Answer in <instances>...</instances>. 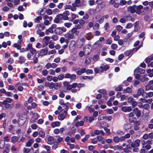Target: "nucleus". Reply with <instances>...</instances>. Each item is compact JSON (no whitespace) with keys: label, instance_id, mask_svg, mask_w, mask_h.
Returning <instances> with one entry per match:
<instances>
[{"label":"nucleus","instance_id":"0eeeda50","mask_svg":"<svg viewBox=\"0 0 153 153\" xmlns=\"http://www.w3.org/2000/svg\"><path fill=\"white\" fill-rule=\"evenodd\" d=\"M144 92V90L142 88H140L138 89L136 94L133 95V97L136 98H138L139 96L143 95Z\"/></svg>","mask_w":153,"mask_h":153},{"label":"nucleus","instance_id":"a211bd4d","mask_svg":"<svg viewBox=\"0 0 153 153\" xmlns=\"http://www.w3.org/2000/svg\"><path fill=\"white\" fill-rule=\"evenodd\" d=\"M65 38L70 39H73L74 37V35L71 33H67L64 35Z\"/></svg>","mask_w":153,"mask_h":153},{"label":"nucleus","instance_id":"6e6d98bb","mask_svg":"<svg viewBox=\"0 0 153 153\" xmlns=\"http://www.w3.org/2000/svg\"><path fill=\"white\" fill-rule=\"evenodd\" d=\"M100 25L98 23H96L93 27V29L94 30H97L99 29Z\"/></svg>","mask_w":153,"mask_h":153},{"label":"nucleus","instance_id":"c85d7f7f","mask_svg":"<svg viewBox=\"0 0 153 153\" xmlns=\"http://www.w3.org/2000/svg\"><path fill=\"white\" fill-rule=\"evenodd\" d=\"M102 43L99 40H97L93 45L92 46L93 48H96L98 46L101 45Z\"/></svg>","mask_w":153,"mask_h":153},{"label":"nucleus","instance_id":"ea45409f","mask_svg":"<svg viewBox=\"0 0 153 153\" xmlns=\"http://www.w3.org/2000/svg\"><path fill=\"white\" fill-rule=\"evenodd\" d=\"M113 141L116 143H118L120 142L119 137L117 136H115L113 137Z\"/></svg>","mask_w":153,"mask_h":153},{"label":"nucleus","instance_id":"680f3d73","mask_svg":"<svg viewBox=\"0 0 153 153\" xmlns=\"http://www.w3.org/2000/svg\"><path fill=\"white\" fill-rule=\"evenodd\" d=\"M2 104L4 105L5 107L7 108H10V104L6 102H5L4 101H3Z\"/></svg>","mask_w":153,"mask_h":153},{"label":"nucleus","instance_id":"aec40b11","mask_svg":"<svg viewBox=\"0 0 153 153\" xmlns=\"http://www.w3.org/2000/svg\"><path fill=\"white\" fill-rule=\"evenodd\" d=\"M48 143L50 145H51L54 142V138L52 136H49L48 138Z\"/></svg>","mask_w":153,"mask_h":153},{"label":"nucleus","instance_id":"69168bd1","mask_svg":"<svg viewBox=\"0 0 153 153\" xmlns=\"http://www.w3.org/2000/svg\"><path fill=\"white\" fill-rule=\"evenodd\" d=\"M39 135L41 137L43 138L45 135V133L42 131H40L39 132Z\"/></svg>","mask_w":153,"mask_h":153},{"label":"nucleus","instance_id":"bb28decb","mask_svg":"<svg viewBox=\"0 0 153 153\" xmlns=\"http://www.w3.org/2000/svg\"><path fill=\"white\" fill-rule=\"evenodd\" d=\"M113 149L114 150H118L119 151L122 150L123 149V148L121 146H120L118 145H116L114 146L113 147Z\"/></svg>","mask_w":153,"mask_h":153},{"label":"nucleus","instance_id":"79ce46f5","mask_svg":"<svg viewBox=\"0 0 153 153\" xmlns=\"http://www.w3.org/2000/svg\"><path fill=\"white\" fill-rule=\"evenodd\" d=\"M64 26L68 28H70L72 25V24L71 22H67L64 23Z\"/></svg>","mask_w":153,"mask_h":153},{"label":"nucleus","instance_id":"a878e982","mask_svg":"<svg viewBox=\"0 0 153 153\" xmlns=\"http://www.w3.org/2000/svg\"><path fill=\"white\" fill-rule=\"evenodd\" d=\"M131 89L130 87H128L126 89H123V93H130L131 92Z\"/></svg>","mask_w":153,"mask_h":153},{"label":"nucleus","instance_id":"a18cd8bd","mask_svg":"<svg viewBox=\"0 0 153 153\" xmlns=\"http://www.w3.org/2000/svg\"><path fill=\"white\" fill-rule=\"evenodd\" d=\"M48 47L51 49H53L54 47V43L50 41L49 43Z\"/></svg>","mask_w":153,"mask_h":153},{"label":"nucleus","instance_id":"393cba45","mask_svg":"<svg viewBox=\"0 0 153 153\" xmlns=\"http://www.w3.org/2000/svg\"><path fill=\"white\" fill-rule=\"evenodd\" d=\"M97 140L100 142L102 144L105 143V141L103 139V137L101 136H98L97 137Z\"/></svg>","mask_w":153,"mask_h":153},{"label":"nucleus","instance_id":"cd10ccee","mask_svg":"<svg viewBox=\"0 0 153 153\" xmlns=\"http://www.w3.org/2000/svg\"><path fill=\"white\" fill-rule=\"evenodd\" d=\"M60 123L58 121H56L53 122L51 124V126L53 128H54L56 126H60Z\"/></svg>","mask_w":153,"mask_h":153},{"label":"nucleus","instance_id":"f704fd0d","mask_svg":"<svg viewBox=\"0 0 153 153\" xmlns=\"http://www.w3.org/2000/svg\"><path fill=\"white\" fill-rule=\"evenodd\" d=\"M36 27L38 29L41 28L42 30H43L45 27V25L42 23L37 25Z\"/></svg>","mask_w":153,"mask_h":153},{"label":"nucleus","instance_id":"5fc2aeb1","mask_svg":"<svg viewBox=\"0 0 153 153\" xmlns=\"http://www.w3.org/2000/svg\"><path fill=\"white\" fill-rule=\"evenodd\" d=\"M134 98L132 96H130L127 99V102L129 103H131L133 101Z\"/></svg>","mask_w":153,"mask_h":153},{"label":"nucleus","instance_id":"6ab92c4d","mask_svg":"<svg viewBox=\"0 0 153 153\" xmlns=\"http://www.w3.org/2000/svg\"><path fill=\"white\" fill-rule=\"evenodd\" d=\"M34 142V140L33 139H30L28 140V141L26 143V146L30 147L31 146L32 144Z\"/></svg>","mask_w":153,"mask_h":153},{"label":"nucleus","instance_id":"49530a36","mask_svg":"<svg viewBox=\"0 0 153 153\" xmlns=\"http://www.w3.org/2000/svg\"><path fill=\"white\" fill-rule=\"evenodd\" d=\"M42 17L41 16L37 17L34 19V22L36 23H39L40 21L42 20Z\"/></svg>","mask_w":153,"mask_h":153},{"label":"nucleus","instance_id":"774afa93","mask_svg":"<svg viewBox=\"0 0 153 153\" xmlns=\"http://www.w3.org/2000/svg\"><path fill=\"white\" fill-rule=\"evenodd\" d=\"M56 53V51L55 49H53L51 51H49L48 52V54L50 55L51 54H54Z\"/></svg>","mask_w":153,"mask_h":153},{"label":"nucleus","instance_id":"8fccbe9b","mask_svg":"<svg viewBox=\"0 0 153 153\" xmlns=\"http://www.w3.org/2000/svg\"><path fill=\"white\" fill-rule=\"evenodd\" d=\"M80 40L81 42V47H82L85 43V42L86 41V40L85 38L84 37H82L80 39Z\"/></svg>","mask_w":153,"mask_h":153},{"label":"nucleus","instance_id":"c9c22d12","mask_svg":"<svg viewBox=\"0 0 153 153\" xmlns=\"http://www.w3.org/2000/svg\"><path fill=\"white\" fill-rule=\"evenodd\" d=\"M104 130L105 131L107 135H109L111 134V133L109 129L107 127H104Z\"/></svg>","mask_w":153,"mask_h":153},{"label":"nucleus","instance_id":"423d86ee","mask_svg":"<svg viewBox=\"0 0 153 153\" xmlns=\"http://www.w3.org/2000/svg\"><path fill=\"white\" fill-rule=\"evenodd\" d=\"M27 118L26 116H20L18 120V123L19 126H22L26 121Z\"/></svg>","mask_w":153,"mask_h":153},{"label":"nucleus","instance_id":"9b49d317","mask_svg":"<svg viewBox=\"0 0 153 153\" xmlns=\"http://www.w3.org/2000/svg\"><path fill=\"white\" fill-rule=\"evenodd\" d=\"M134 114L136 115V116L137 117H140L141 115V111L139 110L137 108H135L133 110Z\"/></svg>","mask_w":153,"mask_h":153},{"label":"nucleus","instance_id":"1a4fd4ad","mask_svg":"<svg viewBox=\"0 0 153 153\" xmlns=\"http://www.w3.org/2000/svg\"><path fill=\"white\" fill-rule=\"evenodd\" d=\"M33 115V117L30 120V122L32 123L35 122L38 118L39 117V115L36 113H32Z\"/></svg>","mask_w":153,"mask_h":153},{"label":"nucleus","instance_id":"338daca9","mask_svg":"<svg viewBox=\"0 0 153 153\" xmlns=\"http://www.w3.org/2000/svg\"><path fill=\"white\" fill-rule=\"evenodd\" d=\"M89 18V16L87 13H85L83 17V20H87Z\"/></svg>","mask_w":153,"mask_h":153},{"label":"nucleus","instance_id":"09e8293b","mask_svg":"<svg viewBox=\"0 0 153 153\" xmlns=\"http://www.w3.org/2000/svg\"><path fill=\"white\" fill-rule=\"evenodd\" d=\"M13 100L9 97H7L6 98L5 100H4L3 101H4L5 102H6L7 103H10Z\"/></svg>","mask_w":153,"mask_h":153},{"label":"nucleus","instance_id":"c756f323","mask_svg":"<svg viewBox=\"0 0 153 153\" xmlns=\"http://www.w3.org/2000/svg\"><path fill=\"white\" fill-rule=\"evenodd\" d=\"M46 35H48L50 33H53V29L51 27L49 28L48 29H46L45 31Z\"/></svg>","mask_w":153,"mask_h":153},{"label":"nucleus","instance_id":"13d9d810","mask_svg":"<svg viewBox=\"0 0 153 153\" xmlns=\"http://www.w3.org/2000/svg\"><path fill=\"white\" fill-rule=\"evenodd\" d=\"M100 59L98 55H95L93 57V60L96 62Z\"/></svg>","mask_w":153,"mask_h":153},{"label":"nucleus","instance_id":"4468645a","mask_svg":"<svg viewBox=\"0 0 153 153\" xmlns=\"http://www.w3.org/2000/svg\"><path fill=\"white\" fill-rule=\"evenodd\" d=\"M143 6L142 5H139L137 6L135 5V13L137 14H140V10L143 9Z\"/></svg>","mask_w":153,"mask_h":153},{"label":"nucleus","instance_id":"de8ad7c7","mask_svg":"<svg viewBox=\"0 0 153 153\" xmlns=\"http://www.w3.org/2000/svg\"><path fill=\"white\" fill-rule=\"evenodd\" d=\"M85 21L82 19H81L79 20V23L81 26H82L84 25L85 24Z\"/></svg>","mask_w":153,"mask_h":153},{"label":"nucleus","instance_id":"e2e57ef3","mask_svg":"<svg viewBox=\"0 0 153 153\" xmlns=\"http://www.w3.org/2000/svg\"><path fill=\"white\" fill-rule=\"evenodd\" d=\"M127 3V1L125 0H121L120 2V4L121 6H123L125 5Z\"/></svg>","mask_w":153,"mask_h":153},{"label":"nucleus","instance_id":"e433bc0d","mask_svg":"<svg viewBox=\"0 0 153 153\" xmlns=\"http://www.w3.org/2000/svg\"><path fill=\"white\" fill-rule=\"evenodd\" d=\"M78 16H77L74 13H71V18H70L71 21H73L75 19L76 17L78 18Z\"/></svg>","mask_w":153,"mask_h":153},{"label":"nucleus","instance_id":"c03bdc74","mask_svg":"<svg viewBox=\"0 0 153 153\" xmlns=\"http://www.w3.org/2000/svg\"><path fill=\"white\" fill-rule=\"evenodd\" d=\"M43 147L47 150V153H50L51 147L48 146L43 145Z\"/></svg>","mask_w":153,"mask_h":153},{"label":"nucleus","instance_id":"052dcab7","mask_svg":"<svg viewBox=\"0 0 153 153\" xmlns=\"http://www.w3.org/2000/svg\"><path fill=\"white\" fill-rule=\"evenodd\" d=\"M45 68L47 69L52 68V64L50 63H48L45 65Z\"/></svg>","mask_w":153,"mask_h":153},{"label":"nucleus","instance_id":"4c0bfd02","mask_svg":"<svg viewBox=\"0 0 153 153\" xmlns=\"http://www.w3.org/2000/svg\"><path fill=\"white\" fill-rule=\"evenodd\" d=\"M25 61V59L22 56H20L19 57V62L20 64H21L23 63H24Z\"/></svg>","mask_w":153,"mask_h":153},{"label":"nucleus","instance_id":"5701e85b","mask_svg":"<svg viewBox=\"0 0 153 153\" xmlns=\"http://www.w3.org/2000/svg\"><path fill=\"white\" fill-rule=\"evenodd\" d=\"M19 139V137L16 136H13L11 138V142L14 143L18 142Z\"/></svg>","mask_w":153,"mask_h":153},{"label":"nucleus","instance_id":"0e129e2a","mask_svg":"<svg viewBox=\"0 0 153 153\" xmlns=\"http://www.w3.org/2000/svg\"><path fill=\"white\" fill-rule=\"evenodd\" d=\"M46 12L49 15H51L53 13L51 9H48L47 10H46Z\"/></svg>","mask_w":153,"mask_h":153},{"label":"nucleus","instance_id":"6e6552de","mask_svg":"<svg viewBox=\"0 0 153 153\" xmlns=\"http://www.w3.org/2000/svg\"><path fill=\"white\" fill-rule=\"evenodd\" d=\"M63 17V15L62 14H60L56 16L53 20V22L56 23H58L61 21Z\"/></svg>","mask_w":153,"mask_h":153},{"label":"nucleus","instance_id":"412c9836","mask_svg":"<svg viewBox=\"0 0 153 153\" xmlns=\"http://www.w3.org/2000/svg\"><path fill=\"white\" fill-rule=\"evenodd\" d=\"M59 104L60 105H63L65 106V109H68L69 105V103L67 102L65 103L63 100H60L59 102Z\"/></svg>","mask_w":153,"mask_h":153},{"label":"nucleus","instance_id":"f8f14e48","mask_svg":"<svg viewBox=\"0 0 153 153\" xmlns=\"http://www.w3.org/2000/svg\"><path fill=\"white\" fill-rule=\"evenodd\" d=\"M132 109L131 106H123L121 107V110L124 112H129L131 111Z\"/></svg>","mask_w":153,"mask_h":153},{"label":"nucleus","instance_id":"603ef678","mask_svg":"<svg viewBox=\"0 0 153 153\" xmlns=\"http://www.w3.org/2000/svg\"><path fill=\"white\" fill-rule=\"evenodd\" d=\"M64 78V76L63 74H62L59 75L57 76V78H58V80H62Z\"/></svg>","mask_w":153,"mask_h":153},{"label":"nucleus","instance_id":"7ed1b4c3","mask_svg":"<svg viewBox=\"0 0 153 153\" xmlns=\"http://www.w3.org/2000/svg\"><path fill=\"white\" fill-rule=\"evenodd\" d=\"M68 110V109H65V110L63 109L59 112L58 118L60 120H62L64 119L67 115Z\"/></svg>","mask_w":153,"mask_h":153},{"label":"nucleus","instance_id":"2f4dec72","mask_svg":"<svg viewBox=\"0 0 153 153\" xmlns=\"http://www.w3.org/2000/svg\"><path fill=\"white\" fill-rule=\"evenodd\" d=\"M84 122L83 120H81L80 121H78L76 122L75 124V126L76 127L78 126H82L83 125Z\"/></svg>","mask_w":153,"mask_h":153},{"label":"nucleus","instance_id":"20e7f679","mask_svg":"<svg viewBox=\"0 0 153 153\" xmlns=\"http://www.w3.org/2000/svg\"><path fill=\"white\" fill-rule=\"evenodd\" d=\"M85 85L84 84L79 83L77 84L76 83H74L72 84V85H70L68 86L67 88V90H70L72 88H75L77 86V88H80L84 87Z\"/></svg>","mask_w":153,"mask_h":153},{"label":"nucleus","instance_id":"ddd939ff","mask_svg":"<svg viewBox=\"0 0 153 153\" xmlns=\"http://www.w3.org/2000/svg\"><path fill=\"white\" fill-rule=\"evenodd\" d=\"M75 42L74 40H72L70 43L69 48L70 51H73L75 48Z\"/></svg>","mask_w":153,"mask_h":153},{"label":"nucleus","instance_id":"72a5a7b5","mask_svg":"<svg viewBox=\"0 0 153 153\" xmlns=\"http://www.w3.org/2000/svg\"><path fill=\"white\" fill-rule=\"evenodd\" d=\"M151 147V145L149 144H145V143L143 144V148H145L147 150L150 149Z\"/></svg>","mask_w":153,"mask_h":153},{"label":"nucleus","instance_id":"2eb2a0df","mask_svg":"<svg viewBox=\"0 0 153 153\" xmlns=\"http://www.w3.org/2000/svg\"><path fill=\"white\" fill-rule=\"evenodd\" d=\"M109 68V66L108 65L102 64L100 67V70L101 72L105 71Z\"/></svg>","mask_w":153,"mask_h":153},{"label":"nucleus","instance_id":"f3484780","mask_svg":"<svg viewBox=\"0 0 153 153\" xmlns=\"http://www.w3.org/2000/svg\"><path fill=\"white\" fill-rule=\"evenodd\" d=\"M135 5H134L132 6H129L127 8L128 11L132 13H134L135 12Z\"/></svg>","mask_w":153,"mask_h":153},{"label":"nucleus","instance_id":"bf43d9fd","mask_svg":"<svg viewBox=\"0 0 153 153\" xmlns=\"http://www.w3.org/2000/svg\"><path fill=\"white\" fill-rule=\"evenodd\" d=\"M13 47L16 48L18 50L20 49L21 48V45L16 43L14 44L13 45Z\"/></svg>","mask_w":153,"mask_h":153},{"label":"nucleus","instance_id":"39448f33","mask_svg":"<svg viewBox=\"0 0 153 153\" xmlns=\"http://www.w3.org/2000/svg\"><path fill=\"white\" fill-rule=\"evenodd\" d=\"M66 31V29L64 27H58L56 28L55 30V33L59 35L62 34L63 33L65 32Z\"/></svg>","mask_w":153,"mask_h":153},{"label":"nucleus","instance_id":"4d7b16f0","mask_svg":"<svg viewBox=\"0 0 153 153\" xmlns=\"http://www.w3.org/2000/svg\"><path fill=\"white\" fill-rule=\"evenodd\" d=\"M51 38L53 40L56 41L58 39L59 37L58 36L56 35H53L51 36Z\"/></svg>","mask_w":153,"mask_h":153},{"label":"nucleus","instance_id":"4be33fe9","mask_svg":"<svg viewBox=\"0 0 153 153\" xmlns=\"http://www.w3.org/2000/svg\"><path fill=\"white\" fill-rule=\"evenodd\" d=\"M48 50L47 49H43L41 50L40 53L41 55L44 56L47 54Z\"/></svg>","mask_w":153,"mask_h":153},{"label":"nucleus","instance_id":"864d4df0","mask_svg":"<svg viewBox=\"0 0 153 153\" xmlns=\"http://www.w3.org/2000/svg\"><path fill=\"white\" fill-rule=\"evenodd\" d=\"M89 137L90 136L88 135H85V137L82 139V141L83 142H85L89 138Z\"/></svg>","mask_w":153,"mask_h":153},{"label":"nucleus","instance_id":"b1692460","mask_svg":"<svg viewBox=\"0 0 153 153\" xmlns=\"http://www.w3.org/2000/svg\"><path fill=\"white\" fill-rule=\"evenodd\" d=\"M93 37V36L91 33H88L86 34L85 38L88 40H91Z\"/></svg>","mask_w":153,"mask_h":153},{"label":"nucleus","instance_id":"9d476101","mask_svg":"<svg viewBox=\"0 0 153 153\" xmlns=\"http://www.w3.org/2000/svg\"><path fill=\"white\" fill-rule=\"evenodd\" d=\"M45 86L46 88H48L50 89H52L55 87V84L53 82L51 83L46 82L45 83Z\"/></svg>","mask_w":153,"mask_h":153},{"label":"nucleus","instance_id":"f03ea898","mask_svg":"<svg viewBox=\"0 0 153 153\" xmlns=\"http://www.w3.org/2000/svg\"><path fill=\"white\" fill-rule=\"evenodd\" d=\"M96 3L97 5L95 10V12L97 13L99 12L105 6V3L102 0H97L96 1Z\"/></svg>","mask_w":153,"mask_h":153},{"label":"nucleus","instance_id":"58836bf2","mask_svg":"<svg viewBox=\"0 0 153 153\" xmlns=\"http://www.w3.org/2000/svg\"><path fill=\"white\" fill-rule=\"evenodd\" d=\"M149 80V78L148 77H146L143 76L140 79V81L141 82H144L148 81Z\"/></svg>","mask_w":153,"mask_h":153},{"label":"nucleus","instance_id":"473e14b6","mask_svg":"<svg viewBox=\"0 0 153 153\" xmlns=\"http://www.w3.org/2000/svg\"><path fill=\"white\" fill-rule=\"evenodd\" d=\"M145 90L147 91L150 90H153V85H147L145 87Z\"/></svg>","mask_w":153,"mask_h":153},{"label":"nucleus","instance_id":"3c124183","mask_svg":"<svg viewBox=\"0 0 153 153\" xmlns=\"http://www.w3.org/2000/svg\"><path fill=\"white\" fill-rule=\"evenodd\" d=\"M39 55H37V56H36V55H35L33 59V62L34 64H36L37 63L38 61V57H39Z\"/></svg>","mask_w":153,"mask_h":153},{"label":"nucleus","instance_id":"f257e3e1","mask_svg":"<svg viewBox=\"0 0 153 153\" xmlns=\"http://www.w3.org/2000/svg\"><path fill=\"white\" fill-rule=\"evenodd\" d=\"M140 140L137 139L131 143L130 146L132 148V151L133 152H137L139 151L138 147L140 146Z\"/></svg>","mask_w":153,"mask_h":153},{"label":"nucleus","instance_id":"a19ab883","mask_svg":"<svg viewBox=\"0 0 153 153\" xmlns=\"http://www.w3.org/2000/svg\"><path fill=\"white\" fill-rule=\"evenodd\" d=\"M91 62V59L90 57H87L85 61V63L87 65L89 64Z\"/></svg>","mask_w":153,"mask_h":153},{"label":"nucleus","instance_id":"dca6fc26","mask_svg":"<svg viewBox=\"0 0 153 153\" xmlns=\"http://www.w3.org/2000/svg\"><path fill=\"white\" fill-rule=\"evenodd\" d=\"M94 133L97 135L100 134L102 136H103L105 134L104 132L102 130H95L94 131Z\"/></svg>","mask_w":153,"mask_h":153},{"label":"nucleus","instance_id":"37998d69","mask_svg":"<svg viewBox=\"0 0 153 153\" xmlns=\"http://www.w3.org/2000/svg\"><path fill=\"white\" fill-rule=\"evenodd\" d=\"M5 144V141L3 140L0 141V148L3 149L4 148Z\"/></svg>","mask_w":153,"mask_h":153},{"label":"nucleus","instance_id":"7c9ffc66","mask_svg":"<svg viewBox=\"0 0 153 153\" xmlns=\"http://www.w3.org/2000/svg\"><path fill=\"white\" fill-rule=\"evenodd\" d=\"M48 19L50 22H51L53 20V18L52 17L49 16L47 15H45L43 17V19L44 20H47Z\"/></svg>","mask_w":153,"mask_h":153}]
</instances>
